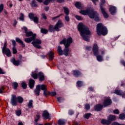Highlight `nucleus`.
<instances>
[{"label": "nucleus", "mask_w": 125, "mask_h": 125, "mask_svg": "<svg viewBox=\"0 0 125 125\" xmlns=\"http://www.w3.org/2000/svg\"><path fill=\"white\" fill-rule=\"evenodd\" d=\"M78 29L82 38L86 42H89V38L91 35L89 28L85 26L83 23L80 22L78 25Z\"/></svg>", "instance_id": "nucleus-1"}, {"label": "nucleus", "mask_w": 125, "mask_h": 125, "mask_svg": "<svg viewBox=\"0 0 125 125\" xmlns=\"http://www.w3.org/2000/svg\"><path fill=\"white\" fill-rule=\"evenodd\" d=\"M73 42V39L70 37L67 38L63 39L62 41L60 42V44H64L65 46V48L63 50V55L65 56H68L69 54H70V52L71 50L69 49V46L71 45V43Z\"/></svg>", "instance_id": "nucleus-2"}, {"label": "nucleus", "mask_w": 125, "mask_h": 125, "mask_svg": "<svg viewBox=\"0 0 125 125\" xmlns=\"http://www.w3.org/2000/svg\"><path fill=\"white\" fill-rule=\"evenodd\" d=\"M80 13L82 15H88L90 18H94L95 21H100L98 13L93 10H82Z\"/></svg>", "instance_id": "nucleus-3"}, {"label": "nucleus", "mask_w": 125, "mask_h": 125, "mask_svg": "<svg viewBox=\"0 0 125 125\" xmlns=\"http://www.w3.org/2000/svg\"><path fill=\"white\" fill-rule=\"evenodd\" d=\"M36 37H37L36 34H34L32 35V37L30 38H26L24 39V41L25 42L29 43V42H31L32 41V44H33V46L36 47V48H41L42 47L40 44L42 43V41L40 39H36Z\"/></svg>", "instance_id": "nucleus-4"}, {"label": "nucleus", "mask_w": 125, "mask_h": 125, "mask_svg": "<svg viewBox=\"0 0 125 125\" xmlns=\"http://www.w3.org/2000/svg\"><path fill=\"white\" fill-rule=\"evenodd\" d=\"M97 33L98 36H106L108 34V30L102 23H99L97 25Z\"/></svg>", "instance_id": "nucleus-5"}, {"label": "nucleus", "mask_w": 125, "mask_h": 125, "mask_svg": "<svg viewBox=\"0 0 125 125\" xmlns=\"http://www.w3.org/2000/svg\"><path fill=\"white\" fill-rule=\"evenodd\" d=\"M93 52L94 55L96 56L97 60L98 62H102V61H103V57L98 55V54H99V51H98V46H97L96 44H94L93 45Z\"/></svg>", "instance_id": "nucleus-6"}, {"label": "nucleus", "mask_w": 125, "mask_h": 125, "mask_svg": "<svg viewBox=\"0 0 125 125\" xmlns=\"http://www.w3.org/2000/svg\"><path fill=\"white\" fill-rule=\"evenodd\" d=\"M32 77L33 78V79H34V80L38 79V77L40 82H42V81L44 80V75H43V73H42V72H40L38 74V69H36V71H35L34 72H32Z\"/></svg>", "instance_id": "nucleus-7"}, {"label": "nucleus", "mask_w": 125, "mask_h": 125, "mask_svg": "<svg viewBox=\"0 0 125 125\" xmlns=\"http://www.w3.org/2000/svg\"><path fill=\"white\" fill-rule=\"evenodd\" d=\"M6 42H5L2 49V53H5L7 57H10V56H11V52H10V50H9L8 48L6 47Z\"/></svg>", "instance_id": "nucleus-8"}, {"label": "nucleus", "mask_w": 125, "mask_h": 125, "mask_svg": "<svg viewBox=\"0 0 125 125\" xmlns=\"http://www.w3.org/2000/svg\"><path fill=\"white\" fill-rule=\"evenodd\" d=\"M64 24L62 22V21L59 20L55 26V31L56 32H59L60 31V28L63 27Z\"/></svg>", "instance_id": "nucleus-9"}, {"label": "nucleus", "mask_w": 125, "mask_h": 125, "mask_svg": "<svg viewBox=\"0 0 125 125\" xmlns=\"http://www.w3.org/2000/svg\"><path fill=\"white\" fill-rule=\"evenodd\" d=\"M11 104H12L13 106H16V105H17V98L15 95H12Z\"/></svg>", "instance_id": "nucleus-10"}, {"label": "nucleus", "mask_w": 125, "mask_h": 125, "mask_svg": "<svg viewBox=\"0 0 125 125\" xmlns=\"http://www.w3.org/2000/svg\"><path fill=\"white\" fill-rule=\"evenodd\" d=\"M100 8L101 11L103 15L104 18H108V17H109V15H108V13H107L105 9L102 7V5L101 4H100Z\"/></svg>", "instance_id": "nucleus-11"}, {"label": "nucleus", "mask_w": 125, "mask_h": 125, "mask_svg": "<svg viewBox=\"0 0 125 125\" xmlns=\"http://www.w3.org/2000/svg\"><path fill=\"white\" fill-rule=\"evenodd\" d=\"M112 104V100L109 98H106L104 102V107H107V106H109Z\"/></svg>", "instance_id": "nucleus-12"}, {"label": "nucleus", "mask_w": 125, "mask_h": 125, "mask_svg": "<svg viewBox=\"0 0 125 125\" xmlns=\"http://www.w3.org/2000/svg\"><path fill=\"white\" fill-rule=\"evenodd\" d=\"M22 30H24L26 37H33V35H34L33 34V32L32 31L28 32V29H27V27H23Z\"/></svg>", "instance_id": "nucleus-13"}, {"label": "nucleus", "mask_w": 125, "mask_h": 125, "mask_svg": "<svg viewBox=\"0 0 125 125\" xmlns=\"http://www.w3.org/2000/svg\"><path fill=\"white\" fill-rule=\"evenodd\" d=\"M42 117L43 120H48L49 118V113L46 110H44L42 114Z\"/></svg>", "instance_id": "nucleus-14"}, {"label": "nucleus", "mask_w": 125, "mask_h": 125, "mask_svg": "<svg viewBox=\"0 0 125 125\" xmlns=\"http://www.w3.org/2000/svg\"><path fill=\"white\" fill-rule=\"evenodd\" d=\"M109 11L112 15H115V13L117 11V8L114 6H111L109 9Z\"/></svg>", "instance_id": "nucleus-15"}, {"label": "nucleus", "mask_w": 125, "mask_h": 125, "mask_svg": "<svg viewBox=\"0 0 125 125\" xmlns=\"http://www.w3.org/2000/svg\"><path fill=\"white\" fill-rule=\"evenodd\" d=\"M11 62L14 64V65H15V66H19V65H20V61L16 60L14 58H13L11 60Z\"/></svg>", "instance_id": "nucleus-16"}, {"label": "nucleus", "mask_w": 125, "mask_h": 125, "mask_svg": "<svg viewBox=\"0 0 125 125\" xmlns=\"http://www.w3.org/2000/svg\"><path fill=\"white\" fill-rule=\"evenodd\" d=\"M40 87V85H37L36 89L34 90V93L38 96L40 95V92L41 91V88Z\"/></svg>", "instance_id": "nucleus-17"}, {"label": "nucleus", "mask_w": 125, "mask_h": 125, "mask_svg": "<svg viewBox=\"0 0 125 125\" xmlns=\"http://www.w3.org/2000/svg\"><path fill=\"white\" fill-rule=\"evenodd\" d=\"M114 93L117 95H121L123 97L125 95V93L120 90H115Z\"/></svg>", "instance_id": "nucleus-18"}, {"label": "nucleus", "mask_w": 125, "mask_h": 125, "mask_svg": "<svg viewBox=\"0 0 125 125\" xmlns=\"http://www.w3.org/2000/svg\"><path fill=\"white\" fill-rule=\"evenodd\" d=\"M48 55L49 56V60H53V58H54V53H53V52L51 51L48 52Z\"/></svg>", "instance_id": "nucleus-19"}, {"label": "nucleus", "mask_w": 125, "mask_h": 125, "mask_svg": "<svg viewBox=\"0 0 125 125\" xmlns=\"http://www.w3.org/2000/svg\"><path fill=\"white\" fill-rule=\"evenodd\" d=\"M103 107V106H102V105L100 104H97L95 106V111H97V112H98L99 111H101V110H102Z\"/></svg>", "instance_id": "nucleus-20"}, {"label": "nucleus", "mask_w": 125, "mask_h": 125, "mask_svg": "<svg viewBox=\"0 0 125 125\" xmlns=\"http://www.w3.org/2000/svg\"><path fill=\"white\" fill-rule=\"evenodd\" d=\"M29 86L30 88H33L35 86V80L33 79H30L29 82Z\"/></svg>", "instance_id": "nucleus-21"}, {"label": "nucleus", "mask_w": 125, "mask_h": 125, "mask_svg": "<svg viewBox=\"0 0 125 125\" xmlns=\"http://www.w3.org/2000/svg\"><path fill=\"white\" fill-rule=\"evenodd\" d=\"M57 51L59 55H63L64 51L62 50V48L61 46H58Z\"/></svg>", "instance_id": "nucleus-22"}, {"label": "nucleus", "mask_w": 125, "mask_h": 125, "mask_svg": "<svg viewBox=\"0 0 125 125\" xmlns=\"http://www.w3.org/2000/svg\"><path fill=\"white\" fill-rule=\"evenodd\" d=\"M16 41L19 43H21L22 46V47H25V44L23 42V41L21 40L19 38H16Z\"/></svg>", "instance_id": "nucleus-23"}, {"label": "nucleus", "mask_w": 125, "mask_h": 125, "mask_svg": "<svg viewBox=\"0 0 125 125\" xmlns=\"http://www.w3.org/2000/svg\"><path fill=\"white\" fill-rule=\"evenodd\" d=\"M101 124H102L103 125H109L111 124V121L109 120H106L105 119H103L101 121Z\"/></svg>", "instance_id": "nucleus-24"}, {"label": "nucleus", "mask_w": 125, "mask_h": 125, "mask_svg": "<svg viewBox=\"0 0 125 125\" xmlns=\"http://www.w3.org/2000/svg\"><path fill=\"white\" fill-rule=\"evenodd\" d=\"M58 124L59 125H65L66 124V120L64 119H59L58 121Z\"/></svg>", "instance_id": "nucleus-25"}, {"label": "nucleus", "mask_w": 125, "mask_h": 125, "mask_svg": "<svg viewBox=\"0 0 125 125\" xmlns=\"http://www.w3.org/2000/svg\"><path fill=\"white\" fill-rule=\"evenodd\" d=\"M81 74L82 73H81V72L79 70H74L73 71V75L75 77H80Z\"/></svg>", "instance_id": "nucleus-26"}, {"label": "nucleus", "mask_w": 125, "mask_h": 125, "mask_svg": "<svg viewBox=\"0 0 125 125\" xmlns=\"http://www.w3.org/2000/svg\"><path fill=\"white\" fill-rule=\"evenodd\" d=\"M108 120L110 122H113V121H116L117 120V118H116V116L113 115H111L108 117Z\"/></svg>", "instance_id": "nucleus-27"}, {"label": "nucleus", "mask_w": 125, "mask_h": 125, "mask_svg": "<svg viewBox=\"0 0 125 125\" xmlns=\"http://www.w3.org/2000/svg\"><path fill=\"white\" fill-rule=\"evenodd\" d=\"M75 6L77 7V8H81V7H83V4L81 3V2H77L75 3Z\"/></svg>", "instance_id": "nucleus-28"}, {"label": "nucleus", "mask_w": 125, "mask_h": 125, "mask_svg": "<svg viewBox=\"0 0 125 125\" xmlns=\"http://www.w3.org/2000/svg\"><path fill=\"white\" fill-rule=\"evenodd\" d=\"M28 108H29V109H31V108H33V101L32 100H29L28 104Z\"/></svg>", "instance_id": "nucleus-29"}, {"label": "nucleus", "mask_w": 125, "mask_h": 125, "mask_svg": "<svg viewBox=\"0 0 125 125\" xmlns=\"http://www.w3.org/2000/svg\"><path fill=\"white\" fill-rule=\"evenodd\" d=\"M15 114L17 117H20L22 114V112H21V110H17L15 111Z\"/></svg>", "instance_id": "nucleus-30"}, {"label": "nucleus", "mask_w": 125, "mask_h": 125, "mask_svg": "<svg viewBox=\"0 0 125 125\" xmlns=\"http://www.w3.org/2000/svg\"><path fill=\"white\" fill-rule=\"evenodd\" d=\"M48 30L49 32H54V31H55V26L50 25L49 26Z\"/></svg>", "instance_id": "nucleus-31"}, {"label": "nucleus", "mask_w": 125, "mask_h": 125, "mask_svg": "<svg viewBox=\"0 0 125 125\" xmlns=\"http://www.w3.org/2000/svg\"><path fill=\"white\" fill-rule=\"evenodd\" d=\"M40 89H41L42 90H43V91L46 89H47L46 88V85H45V84H42V85H40Z\"/></svg>", "instance_id": "nucleus-32"}, {"label": "nucleus", "mask_w": 125, "mask_h": 125, "mask_svg": "<svg viewBox=\"0 0 125 125\" xmlns=\"http://www.w3.org/2000/svg\"><path fill=\"white\" fill-rule=\"evenodd\" d=\"M63 9L65 14H66V15H69V9L66 7H63Z\"/></svg>", "instance_id": "nucleus-33"}, {"label": "nucleus", "mask_w": 125, "mask_h": 125, "mask_svg": "<svg viewBox=\"0 0 125 125\" xmlns=\"http://www.w3.org/2000/svg\"><path fill=\"white\" fill-rule=\"evenodd\" d=\"M77 86L78 87H81V86H82V85H83V81H78L77 83Z\"/></svg>", "instance_id": "nucleus-34"}, {"label": "nucleus", "mask_w": 125, "mask_h": 125, "mask_svg": "<svg viewBox=\"0 0 125 125\" xmlns=\"http://www.w3.org/2000/svg\"><path fill=\"white\" fill-rule=\"evenodd\" d=\"M119 119H120V120H125V114L124 113L120 114Z\"/></svg>", "instance_id": "nucleus-35"}, {"label": "nucleus", "mask_w": 125, "mask_h": 125, "mask_svg": "<svg viewBox=\"0 0 125 125\" xmlns=\"http://www.w3.org/2000/svg\"><path fill=\"white\" fill-rule=\"evenodd\" d=\"M17 99L19 103H22L23 102V101L24 100L22 97H18L17 98Z\"/></svg>", "instance_id": "nucleus-36"}, {"label": "nucleus", "mask_w": 125, "mask_h": 125, "mask_svg": "<svg viewBox=\"0 0 125 125\" xmlns=\"http://www.w3.org/2000/svg\"><path fill=\"white\" fill-rule=\"evenodd\" d=\"M41 32L42 34H47L48 30L45 29V28H41Z\"/></svg>", "instance_id": "nucleus-37"}, {"label": "nucleus", "mask_w": 125, "mask_h": 125, "mask_svg": "<svg viewBox=\"0 0 125 125\" xmlns=\"http://www.w3.org/2000/svg\"><path fill=\"white\" fill-rule=\"evenodd\" d=\"M40 118H41V115L40 114H37L35 119V123H38V122H39V121L40 120Z\"/></svg>", "instance_id": "nucleus-38"}, {"label": "nucleus", "mask_w": 125, "mask_h": 125, "mask_svg": "<svg viewBox=\"0 0 125 125\" xmlns=\"http://www.w3.org/2000/svg\"><path fill=\"white\" fill-rule=\"evenodd\" d=\"M49 94H50V93L47 91V89L43 91V95L44 96H47Z\"/></svg>", "instance_id": "nucleus-39"}, {"label": "nucleus", "mask_w": 125, "mask_h": 125, "mask_svg": "<svg viewBox=\"0 0 125 125\" xmlns=\"http://www.w3.org/2000/svg\"><path fill=\"white\" fill-rule=\"evenodd\" d=\"M21 86L24 89L27 88V83L25 82H22L21 83Z\"/></svg>", "instance_id": "nucleus-40"}, {"label": "nucleus", "mask_w": 125, "mask_h": 125, "mask_svg": "<svg viewBox=\"0 0 125 125\" xmlns=\"http://www.w3.org/2000/svg\"><path fill=\"white\" fill-rule=\"evenodd\" d=\"M32 20L34 23H39V18L37 16L34 17Z\"/></svg>", "instance_id": "nucleus-41"}, {"label": "nucleus", "mask_w": 125, "mask_h": 125, "mask_svg": "<svg viewBox=\"0 0 125 125\" xmlns=\"http://www.w3.org/2000/svg\"><path fill=\"white\" fill-rule=\"evenodd\" d=\"M35 15L33 13H30L28 15V17L30 18L31 20H33V18L35 17Z\"/></svg>", "instance_id": "nucleus-42"}, {"label": "nucleus", "mask_w": 125, "mask_h": 125, "mask_svg": "<svg viewBox=\"0 0 125 125\" xmlns=\"http://www.w3.org/2000/svg\"><path fill=\"white\" fill-rule=\"evenodd\" d=\"M13 84V87H14V89H16L17 87H18V83L16 82H14L12 83Z\"/></svg>", "instance_id": "nucleus-43"}, {"label": "nucleus", "mask_w": 125, "mask_h": 125, "mask_svg": "<svg viewBox=\"0 0 125 125\" xmlns=\"http://www.w3.org/2000/svg\"><path fill=\"white\" fill-rule=\"evenodd\" d=\"M0 93H4V87L3 86L0 87Z\"/></svg>", "instance_id": "nucleus-44"}, {"label": "nucleus", "mask_w": 125, "mask_h": 125, "mask_svg": "<svg viewBox=\"0 0 125 125\" xmlns=\"http://www.w3.org/2000/svg\"><path fill=\"white\" fill-rule=\"evenodd\" d=\"M111 125H125V124L119 123L118 122H114L112 123Z\"/></svg>", "instance_id": "nucleus-45"}, {"label": "nucleus", "mask_w": 125, "mask_h": 125, "mask_svg": "<svg viewBox=\"0 0 125 125\" xmlns=\"http://www.w3.org/2000/svg\"><path fill=\"white\" fill-rule=\"evenodd\" d=\"M91 114H90V113H86L85 114L83 117L84 118V119H89V117H90Z\"/></svg>", "instance_id": "nucleus-46"}, {"label": "nucleus", "mask_w": 125, "mask_h": 125, "mask_svg": "<svg viewBox=\"0 0 125 125\" xmlns=\"http://www.w3.org/2000/svg\"><path fill=\"white\" fill-rule=\"evenodd\" d=\"M31 6H33V7H35L37 6V4L36 3V1L35 0H32L31 3Z\"/></svg>", "instance_id": "nucleus-47"}, {"label": "nucleus", "mask_w": 125, "mask_h": 125, "mask_svg": "<svg viewBox=\"0 0 125 125\" xmlns=\"http://www.w3.org/2000/svg\"><path fill=\"white\" fill-rule=\"evenodd\" d=\"M20 20L21 21H24V14L23 13H21V16L20 17Z\"/></svg>", "instance_id": "nucleus-48"}, {"label": "nucleus", "mask_w": 125, "mask_h": 125, "mask_svg": "<svg viewBox=\"0 0 125 125\" xmlns=\"http://www.w3.org/2000/svg\"><path fill=\"white\" fill-rule=\"evenodd\" d=\"M42 17L43 19H44V20H46L47 19V17H46V15L44 13H42Z\"/></svg>", "instance_id": "nucleus-49"}, {"label": "nucleus", "mask_w": 125, "mask_h": 125, "mask_svg": "<svg viewBox=\"0 0 125 125\" xmlns=\"http://www.w3.org/2000/svg\"><path fill=\"white\" fill-rule=\"evenodd\" d=\"M63 15V14H61L60 15L56 16V17H54L52 18V20H55V19H57V18H59V17H61V16H62Z\"/></svg>", "instance_id": "nucleus-50"}, {"label": "nucleus", "mask_w": 125, "mask_h": 125, "mask_svg": "<svg viewBox=\"0 0 125 125\" xmlns=\"http://www.w3.org/2000/svg\"><path fill=\"white\" fill-rule=\"evenodd\" d=\"M75 18H76L77 20H83V18H82L79 15L75 16Z\"/></svg>", "instance_id": "nucleus-51"}, {"label": "nucleus", "mask_w": 125, "mask_h": 125, "mask_svg": "<svg viewBox=\"0 0 125 125\" xmlns=\"http://www.w3.org/2000/svg\"><path fill=\"white\" fill-rule=\"evenodd\" d=\"M85 108L86 109V110H89V109H90V105H89V104H86L85 105Z\"/></svg>", "instance_id": "nucleus-52"}, {"label": "nucleus", "mask_w": 125, "mask_h": 125, "mask_svg": "<svg viewBox=\"0 0 125 125\" xmlns=\"http://www.w3.org/2000/svg\"><path fill=\"white\" fill-rule=\"evenodd\" d=\"M13 53L14 54H16V53H17V50L15 47H13Z\"/></svg>", "instance_id": "nucleus-53"}, {"label": "nucleus", "mask_w": 125, "mask_h": 125, "mask_svg": "<svg viewBox=\"0 0 125 125\" xmlns=\"http://www.w3.org/2000/svg\"><path fill=\"white\" fill-rule=\"evenodd\" d=\"M64 18L66 21H67V22H69L70 21V18L69 17V16H68V15H66V16H65Z\"/></svg>", "instance_id": "nucleus-54"}, {"label": "nucleus", "mask_w": 125, "mask_h": 125, "mask_svg": "<svg viewBox=\"0 0 125 125\" xmlns=\"http://www.w3.org/2000/svg\"><path fill=\"white\" fill-rule=\"evenodd\" d=\"M3 10V4H0V13Z\"/></svg>", "instance_id": "nucleus-55"}, {"label": "nucleus", "mask_w": 125, "mask_h": 125, "mask_svg": "<svg viewBox=\"0 0 125 125\" xmlns=\"http://www.w3.org/2000/svg\"><path fill=\"white\" fill-rule=\"evenodd\" d=\"M114 114H116L117 115H118V114H120V111L118 109H115L113 111Z\"/></svg>", "instance_id": "nucleus-56"}, {"label": "nucleus", "mask_w": 125, "mask_h": 125, "mask_svg": "<svg viewBox=\"0 0 125 125\" xmlns=\"http://www.w3.org/2000/svg\"><path fill=\"white\" fill-rule=\"evenodd\" d=\"M12 43L13 45V47H15L16 45V42H15V40H12Z\"/></svg>", "instance_id": "nucleus-57"}, {"label": "nucleus", "mask_w": 125, "mask_h": 125, "mask_svg": "<svg viewBox=\"0 0 125 125\" xmlns=\"http://www.w3.org/2000/svg\"><path fill=\"white\" fill-rule=\"evenodd\" d=\"M0 74L1 75H4V74H5V72L0 67Z\"/></svg>", "instance_id": "nucleus-58"}, {"label": "nucleus", "mask_w": 125, "mask_h": 125, "mask_svg": "<svg viewBox=\"0 0 125 125\" xmlns=\"http://www.w3.org/2000/svg\"><path fill=\"white\" fill-rule=\"evenodd\" d=\"M57 100L58 102L61 103L63 101V99L62 98H57Z\"/></svg>", "instance_id": "nucleus-59"}, {"label": "nucleus", "mask_w": 125, "mask_h": 125, "mask_svg": "<svg viewBox=\"0 0 125 125\" xmlns=\"http://www.w3.org/2000/svg\"><path fill=\"white\" fill-rule=\"evenodd\" d=\"M92 1H93V3L95 4V5L98 3V0H92Z\"/></svg>", "instance_id": "nucleus-60"}, {"label": "nucleus", "mask_w": 125, "mask_h": 125, "mask_svg": "<svg viewBox=\"0 0 125 125\" xmlns=\"http://www.w3.org/2000/svg\"><path fill=\"white\" fill-rule=\"evenodd\" d=\"M50 94L51 96H55L56 95V92H52L51 93H50Z\"/></svg>", "instance_id": "nucleus-61"}, {"label": "nucleus", "mask_w": 125, "mask_h": 125, "mask_svg": "<svg viewBox=\"0 0 125 125\" xmlns=\"http://www.w3.org/2000/svg\"><path fill=\"white\" fill-rule=\"evenodd\" d=\"M68 114H69V115H73L74 114V111H73L72 110H69Z\"/></svg>", "instance_id": "nucleus-62"}, {"label": "nucleus", "mask_w": 125, "mask_h": 125, "mask_svg": "<svg viewBox=\"0 0 125 125\" xmlns=\"http://www.w3.org/2000/svg\"><path fill=\"white\" fill-rule=\"evenodd\" d=\"M17 24V21L16 20H15L14 21L13 26H14V27H15V26H16Z\"/></svg>", "instance_id": "nucleus-63"}, {"label": "nucleus", "mask_w": 125, "mask_h": 125, "mask_svg": "<svg viewBox=\"0 0 125 125\" xmlns=\"http://www.w3.org/2000/svg\"><path fill=\"white\" fill-rule=\"evenodd\" d=\"M86 50H90L91 49V47L90 46H87L86 47Z\"/></svg>", "instance_id": "nucleus-64"}]
</instances>
